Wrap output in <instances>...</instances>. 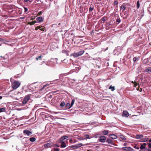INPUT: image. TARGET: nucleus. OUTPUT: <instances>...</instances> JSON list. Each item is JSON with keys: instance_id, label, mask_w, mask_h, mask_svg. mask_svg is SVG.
Masks as SVG:
<instances>
[{"instance_id": "nucleus-1", "label": "nucleus", "mask_w": 151, "mask_h": 151, "mask_svg": "<svg viewBox=\"0 0 151 151\" xmlns=\"http://www.w3.org/2000/svg\"><path fill=\"white\" fill-rule=\"evenodd\" d=\"M68 137L67 136H63L60 138V142L61 143L60 147L61 148L65 147H66L65 142H67Z\"/></svg>"}, {"instance_id": "nucleus-2", "label": "nucleus", "mask_w": 151, "mask_h": 151, "mask_svg": "<svg viewBox=\"0 0 151 151\" xmlns=\"http://www.w3.org/2000/svg\"><path fill=\"white\" fill-rule=\"evenodd\" d=\"M20 85V83L18 81H15L12 84V88L14 90L17 89Z\"/></svg>"}, {"instance_id": "nucleus-3", "label": "nucleus", "mask_w": 151, "mask_h": 151, "mask_svg": "<svg viewBox=\"0 0 151 151\" xmlns=\"http://www.w3.org/2000/svg\"><path fill=\"white\" fill-rule=\"evenodd\" d=\"M30 94H28L26 96L23 100L22 103L23 104H25L27 103L28 101L30 99Z\"/></svg>"}, {"instance_id": "nucleus-4", "label": "nucleus", "mask_w": 151, "mask_h": 151, "mask_svg": "<svg viewBox=\"0 0 151 151\" xmlns=\"http://www.w3.org/2000/svg\"><path fill=\"white\" fill-rule=\"evenodd\" d=\"M83 146L82 143H79L77 144L76 145H72L70 146V148L73 149H77L78 148L80 147Z\"/></svg>"}, {"instance_id": "nucleus-5", "label": "nucleus", "mask_w": 151, "mask_h": 151, "mask_svg": "<svg viewBox=\"0 0 151 151\" xmlns=\"http://www.w3.org/2000/svg\"><path fill=\"white\" fill-rule=\"evenodd\" d=\"M84 52V51H81L76 53H74L73 55L74 57H77L82 55Z\"/></svg>"}, {"instance_id": "nucleus-6", "label": "nucleus", "mask_w": 151, "mask_h": 151, "mask_svg": "<svg viewBox=\"0 0 151 151\" xmlns=\"http://www.w3.org/2000/svg\"><path fill=\"white\" fill-rule=\"evenodd\" d=\"M99 141L104 143L105 142L106 140V137L104 136H101L100 137L99 139Z\"/></svg>"}, {"instance_id": "nucleus-7", "label": "nucleus", "mask_w": 151, "mask_h": 151, "mask_svg": "<svg viewBox=\"0 0 151 151\" xmlns=\"http://www.w3.org/2000/svg\"><path fill=\"white\" fill-rule=\"evenodd\" d=\"M53 146V144L52 142H49L44 145V147L47 148L51 147Z\"/></svg>"}, {"instance_id": "nucleus-8", "label": "nucleus", "mask_w": 151, "mask_h": 151, "mask_svg": "<svg viewBox=\"0 0 151 151\" xmlns=\"http://www.w3.org/2000/svg\"><path fill=\"white\" fill-rule=\"evenodd\" d=\"M106 142L109 144H111L113 145H115V143L113 141L110 139H107L106 140Z\"/></svg>"}, {"instance_id": "nucleus-9", "label": "nucleus", "mask_w": 151, "mask_h": 151, "mask_svg": "<svg viewBox=\"0 0 151 151\" xmlns=\"http://www.w3.org/2000/svg\"><path fill=\"white\" fill-rule=\"evenodd\" d=\"M24 134H26L27 136H29L32 134V132L28 130H24L23 131Z\"/></svg>"}, {"instance_id": "nucleus-10", "label": "nucleus", "mask_w": 151, "mask_h": 151, "mask_svg": "<svg viewBox=\"0 0 151 151\" xmlns=\"http://www.w3.org/2000/svg\"><path fill=\"white\" fill-rule=\"evenodd\" d=\"M109 137L112 139H115L117 138V136L115 134H109Z\"/></svg>"}, {"instance_id": "nucleus-11", "label": "nucleus", "mask_w": 151, "mask_h": 151, "mask_svg": "<svg viewBox=\"0 0 151 151\" xmlns=\"http://www.w3.org/2000/svg\"><path fill=\"white\" fill-rule=\"evenodd\" d=\"M143 137V136L142 135L137 134L136 135L135 138L137 139H142Z\"/></svg>"}, {"instance_id": "nucleus-12", "label": "nucleus", "mask_w": 151, "mask_h": 151, "mask_svg": "<svg viewBox=\"0 0 151 151\" xmlns=\"http://www.w3.org/2000/svg\"><path fill=\"white\" fill-rule=\"evenodd\" d=\"M145 72H146L148 73H151V67H149L146 68L144 71Z\"/></svg>"}, {"instance_id": "nucleus-13", "label": "nucleus", "mask_w": 151, "mask_h": 151, "mask_svg": "<svg viewBox=\"0 0 151 151\" xmlns=\"http://www.w3.org/2000/svg\"><path fill=\"white\" fill-rule=\"evenodd\" d=\"M123 115L126 117H128L129 116L128 112L127 111H124L123 113Z\"/></svg>"}, {"instance_id": "nucleus-14", "label": "nucleus", "mask_w": 151, "mask_h": 151, "mask_svg": "<svg viewBox=\"0 0 151 151\" xmlns=\"http://www.w3.org/2000/svg\"><path fill=\"white\" fill-rule=\"evenodd\" d=\"M36 20L38 22H43V19L42 17H39L36 18Z\"/></svg>"}, {"instance_id": "nucleus-15", "label": "nucleus", "mask_w": 151, "mask_h": 151, "mask_svg": "<svg viewBox=\"0 0 151 151\" xmlns=\"http://www.w3.org/2000/svg\"><path fill=\"white\" fill-rule=\"evenodd\" d=\"M65 108L67 109H69L71 107L70 104L69 103H67L65 105Z\"/></svg>"}, {"instance_id": "nucleus-16", "label": "nucleus", "mask_w": 151, "mask_h": 151, "mask_svg": "<svg viewBox=\"0 0 151 151\" xmlns=\"http://www.w3.org/2000/svg\"><path fill=\"white\" fill-rule=\"evenodd\" d=\"M148 138L146 137L144 138L143 137V138H142V139H141L140 141V142H145L147 141L148 140Z\"/></svg>"}, {"instance_id": "nucleus-17", "label": "nucleus", "mask_w": 151, "mask_h": 151, "mask_svg": "<svg viewBox=\"0 0 151 151\" xmlns=\"http://www.w3.org/2000/svg\"><path fill=\"white\" fill-rule=\"evenodd\" d=\"M37 23V22L36 21H33L31 22H28V24H29L31 25H32L35 24V23Z\"/></svg>"}, {"instance_id": "nucleus-18", "label": "nucleus", "mask_w": 151, "mask_h": 151, "mask_svg": "<svg viewBox=\"0 0 151 151\" xmlns=\"http://www.w3.org/2000/svg\"><path fill=\"white\" fill-rule=\"evenodd\" d=\"M119 136L121 139L123 140H125L126 139L125 137L122 135H119Z\"/></svg>"}, {"instance_id": "nucleus-19", "label": "nucleus", "mask_w": 151, "mask_h": 151, "mask_svg": "<svg viewBox=\"0 0 151 151\" xmlns=\"http://www.w3.org/2000/svg\"><path fill=\"white\" fill-rule=\"evenodd\" d=\"M102 133L104 135H106L108 134L109 132L107 130H104L102 132Z\"/></svg>"}, {"instance_id": "nucleus-20", "label": "nucleus", "mask_w": 151, "mask_h": 151, "mask_svg": "<svg viewBox=\"0 0 151 151\" xmlns=\"http://www.w3.org/2000/svg\"><path fill=\"white\" fill-rule=\"evenodd\" d=\"M43 57L42 55H41L38 56L36 58V59L37 60H41L42 58Z\"/></svg>"}, {"instance_id": "nucleus-21", "label": "nucleus", "mask_w": 151, "mask_h": 151, "mask_svg": "<svg viewBox=\"0 0 151 151\" xmlns=\"http://www.w3.org/2000/svg\"><path fill=\"white\" fill-rule=\"evenodd\" d=\"M145 64H148V61H149V60L148 59H145L143 60Z\"/></svg>"}, {"instance_id": "nucleus-22", "label": "nucleus", "mask_w": 151, "mask_h": 151, "mask_svg": "<svg viewBox=\"0 0 151 151\" xmlns=\"http://www.w3.org/2000/svg\"><path fill=\"white\" fill-rule=\"evenodd\" d=\"M125 6V3H124L123 5L121 6L120 8L123 10H124L126 9V7Z\"/></svg>"}, {"instance_id": "nucleus-23", "label": "nucleus", "mask_w": 151, "mask_h": 151, "mask_svg": "<svg viewBox=\"0 0 151 151\" xmlns=\"http://www.w3.org/2000/svg\"><path fill=\"white\" fill-rule=\"evenodd\" d=\"M109 89H111L112 91H113L114 90H115L114 86H111L109 87Z\"/></svg>"}, {"instance_id": "nucleus-24", "label": "nucleus", "mask_w": 151, "mask_h": 151, "mask_svg": "<svg viewBox=\"0 0 151 151\" xmlns=\"http://www.w3.org/2000/svg\"><path fill=\"white\" fill-rule=\"evenodd\" d=\"M29 140L32 142H34L35 141L36 139L35 137H32L30 138Z\"/></svg>"}, {"instance_id": "nucleus-25", "label": "nucleus", "mask_w": 151, "mask_h": 151, "mask_svg": "<svg viewBox=\"0 0 151 151\" xmlns=\"http://www.w3.org/2000/svg\"><path fill=\"white\" fill-rule=\"evenodd\" d=\"M130 148V147H123L122 148V149L124 150H129Z\"/></svg>"}, {"instance_id": "nucleus-26", "label": "nucleus", "mask_w": 151, "mask_h": 151, "mask_svg": "<svg viewBox=\"0 0 151 151\" xmlns=\"http://www.w3.org/2000/svg\"><path fill=\"white\" fill-rule=\"evenodd\" d=\"M42 26L41 25H40L39 26H37V27H36L35 28V29L36 30H37L38 29H40V28H41L42 27Z\"/></svg>"}, {"instance_id": "nucleus-27", "label": "nucleus", "mask_w": 151, "mask_h": 151, "mask_svg": "<svg viewBox=\"0 0 151 151\" xmlns=\"http://www.w3.org/2000/svg\"><path fill=\"white\" fill-rule=\"evenodd\" d=\"M94 9V6L93 5H91L89 9V10L90 11H92Z\"/></svg>"}, {"instance_id": "nucleus-28", "label": "nucleus", "mask_w": 151, "mask_h": 151, "mask_svg": "<svg viewBox=\"0 0 151 151\" xmlns=\"http://www.w3.org/2000/svg\"><path fill=\"white\" fill-rule=\"evenodd\" d=\"M5 111V109L4 108H0V113L4 112Z\"/></svg>"}, {"instance_id": "nucleus-29", "label": "nucleus", "mask_w": 151, "mask_h": 151, "mask_svg": "<svg viewBox=\"0 0 151 151\" xmlns=\"http://www.w3.org/2000/svg\"><path fill=\"white\" fill-rule=\"evenodd\" d=\"M75 101V100L74 99H73L72 100L71 104H70L71 106V107L73 106V105L74 104Z\"/></svg>"}, {"instance_id": "nucleus-30", "label": "nucleus", "mask_w": 151, "mask_h": 151, "mask_svg": "<svg viewBox=\"0 0 151 151\" xmlns=\"http://www.w3.org/2000/svg\"><path fill=\"white\" fill-rule=\"evenodd\" d=\"M116 22H118V24L120 23L121 22V19L119 18H117L116 20Z\"/></svg>"}, {"instance_id": "nucleus-31", "label": "nucleus", "mask_w": 151, "mask_h": 151, "mask_svg": "<svg viewBox=\"0 0 151 151\" xmlns=\"http://www.w3.org/2000/svg\"><path fill=\"white\" fill-rule=\"evenodd\" d=\"M65 105V103L64 102H62L60 104V106L61 107H63Z\"/></svg>"}, {"instance_id": "nucleus-32", "label": "nucleus", "mask_w": 151, "mask_h": 151, "mask_svg": "<svg viewBox=\"0 0 151 151\" xmlns=\"http://www.w3.org/2000/svg\"><path fill=\"white\" fill-rule=\"evenodd\" d=\"M137 9H138L139 8V6H140V4H139V1H137Z\"/></svg>"}, {"instance_id": "nucleus-33", "label": "nucleus", "mask_w": 151, "mask_h": 151, "mask_svg": "<svg viewBox=\"0 0 151 151\" xmlns=\"http://www.w3.org/2000/svg\"><path fill=\"white\" fill-rule=\"evenodd\" d=\"M145 147L144 146L142 145L141 144V146L140 147V148L141 150H143L144 149H145Z\"/></svg>"}, {"instance_id": "nucleus-34", "label": "nucleus", "mask_w": 151, "mask_h": 151, "mask_svg": "<svg viewBox=\"0 0 151 151\" xmlns=\"http://www.w3.org/2000/svg\"><path fill=\"white\" fill-rule=\"evenodd\" d=\"M122 12L124 13L125 15H126V16L125 17H126V18H127V12L126 11H122Z\"/></svg>"}, {"instance_id": "nucleus-35", "label": "nucleus", "mask_w": 151, "mask_h": 151, "mask_svg": "<svg viewBox=\"0 0 151 151\" xmlns=\"http://www.w3.org/2000/svg\"><path fill=\"white\" fill-rule=\"evenodd\" d=\"M137 58H136V57H134L133 58V61L134 62H136L137 61Z\"/></svg>"}, {"instance_id": "nucleus-36", "label": "nucleus", "mask_w": 151, "mask_h": 151, "mask_svg": "<svg viewBox=\"0 0 151 151\" xmlns=\"http://www.w3.org/2000/svg\"><path fill=\"white\" fill-rule=\"evenodd\" d=\"M134 148H136L137 150L139 149V147L138 146H137V145H135V146H134Z\"/></svg>"}, {"instance_id": "nucleus-37", "label": "nucleus", "mask_w": 151, "mask_h": 151, "mask_svg": "<svg viewBox=\"0 0 151 151\" xmlns=\"http://www.w3.org/2000/svg\"><path fill=\"white\" fill-rule=\"evenodd\" d=\"M46 86V85H44V86H43L42 87H41V90H42L44 89Z\"/></svg>"}, {"instance_id": "nucleus-38", "label": "nucleus", "mask_w": 151, "mask_h": 151, "mask_svg": "<svg viewBox=\"0 0 151 151\" xmlns=\"http://www.w3.org/2000/svg\"><path fill=\"white\" fill-rule=\"evenodd\" d=\"M24 12L25 13L28 11V9L27 8L25 7H24Z\"/></svg>"}, {"instance_id": "nucleus-39", "label": "nucleus", "mask_w": 151, "mask_h": 151, "mask_svg": "<svg viewBox=\"0 0 151 151\" xmlns=\"http://www.w3.org/2000/svg\"><path fill=\"white\" fill-rule=\"evenodd\" d=\"M85 137L86 138L88 139L89 138V135L88 134H86L85 135Z\"/></svg>"}, {"instance_id": "nucleus-40", "label": "nucleus", "mask_w": 151, "mask_h": 151, "mask_svg": "<svg viewBox=\"0 0 151 151\" xmlns=\"http://www.w3.org/2000/svg\"><path fill=\"white\" fill-rule=\"evenodd\" d=\"M114 5H117L118 4V2L117 1H115L114 2Z\"/></svg>"}, {"instance_id": "nucleus-41", "label": "nucleus", "mask_w": 151, "mask_h": 151, "mask_svg": "<svg viewBox=\"0 0 151 151\" xmlns=\"http://www.w3.org/2000/svg\"><path fill=\"white\" fill-rule=\"evenodd\" d=\"M134 86L135 87H136L138 85V84L136 82L134 84Z\"/></svg>"}, {"instance_id": "nucleus-42", "label": "nucleus", "mask_w": 151, "mask_h": 151, "mask_svg": "<svg viewBox=\"0 0 151 151\" xmlns=\"http://www.w3.org/2000/svg\"><path fill=\"white\" fill-rule=\"evenodd\" d=\"M24 1L26 2H28V1L29 2H31L32 1L31 0H24Z\"/></svg>"}, {"instance_id": "nucleus-43", "label": "nucleus", "mask_w": 151, "mask_h": 151, "mask_svg": "<svg viewBox=\"0 0 151 151\" xmlns=\"http://www.w3.org/2000/svg\"><path fill=\"white\" fill-rule=\"evenodd\" d=\"M54 150L55 151H59V149L58 148H54Z\"/></svg>"}, {"instance_id": "nucleus-44", "label": "nucleus", "mask_w": 151, "mask_h": 151, "mask_svg": "<svg viewBox=\"0 0 151 151\" xmlns=\"http://www.w3.org/2000/svg\"><path fill=\"white\" fill-rule=\"evenodd\" d=\"M148 150H149V149H145V150H139V151H148Z\"/></svg>"}, {"instance_id": "nucleus-45", "label": "nucleus", "mask_w": 151, "mask_h": 151, "mask_svg": "<svg viewBox=\"0 0 151 151\" xmlns=\"http://www.w3.org/2000/svg\"><path fill=\"white\" fill-rule=\"evenodd\" d=\"M148 144V147L149 148H151V143H149Z\"/></svg>"}, {"instance_id": "nucleus-46", "label": "nucleus", "mask_w": 151, "mask_h": 151, "mask_svg": "<svg viewBox=\"0 0 151 151\" xmlns=\"http://www.w3.org/2000/svg\"><path fill=\"white\" fill-rule=\"evenodd\" d=\"M40 30L42 31H44L45 30V29L44 28H41L40 29Z\"/></svg>"}, {"instance_id": "nucleus-47", "label": "nucleus", "mask_w": 151, "mask_h": 151, "mask_svg": "<svg viewBox=\"0 0 151 151\" xmlns=\"http://www.w3.org/2000/svg\"><path fill=\"white\" fill-rule=\"evenodd\" d=\"M145 147V146L147 145L145 143H143V144H142Z\"/></svg>"}, {"instance_id": "nucleus-48", "label": "nucleus", "mask_w": 151, "mask_h": 151, "mask_svg": "<svg viewBox=\"0 0 151 151\" xmlns=\"http://www.w3.org/2000/svg\"><path fill=\"white\" fill-rule=\"evenodd\" d=\"M55 146L58 147H59V145H57V144L55 145Z\"/></svg>"}, {"instance_id": "nucleus-49", "label": "nucleus", "mask_w": 151, "mask_h": 151, "mask_svg": "<svg viewBox=\"0 0 151 151\" xmlns=\"http://www.w3.org/2000/svg\"><path fill=\"white\" fill-rule=\"evenodd\" d=\"M42 12L41 11H40V12H39V15H40L42 14Z\"/></svg>"}, {"instance_id": "nucleus-50", "label": "nucleus", "mask_w": 151, "mask_h": 151, "mask_svg": "<svg viewBox=\"0 0 151 151\" xmlns=\"http://www.w3.org/2000/svg\"><path fill=\"white\" fill-rule=\"evenodd\" d=\"M102 21H103L104 22V21H105L106 20H105V19L103 18V19H102Z\"/></svg>"}, {"instance_id": "nucleus-51", "label": "nucleus", "mask_w": 151, "mask_h": 151, "mask_svg": "<svg viewBox=\"0 0 151 151\" xmlns=\"http://www.w3.org/2000/svg\"><path fill=\"white\" fill-rule=\"evenodd\" d=\"M136 82H134L133 81H132L131 83H134V84Z\"/></svg>"}, {"instance_id": "nucleus-52", "label": "nucleus", "mask_w": 151, "mask_h": 151, "mask_svg": "<svg viewBox=\"0 0 151 151\" xmlns=\"http://www.w3.org/2000/svg\"><path fill=\"white\" fill-rule=\"evenodd\" d=\"M2 41V39L1 38H0V42H1Z\"/></svg>"}, {"instance_id": "nucleus-53", "label": "nucleus", "mask_w": 151, "mask_h": 151, "mask_svg": "<svg viewBox=\"0 0 151 151\" xmlns=\"http://www.w3.org/2000/svg\"><path fill=\"white\" fill-rule=\"evenodd\" d=\"M2 96H0V99H2Z\"/></svg>"}, {"instance_id": "nucleus-54", "label": "nucleus", "mask_w": 151, "mask_h": 151, "mask_svg": "<svg viewBox=\"0 0 151 151\" xmlns=\"http://www.w3.org/2000/svg\"><path fill=\"white\" fill-rule=\"evenodd\" d=\"M124 146H126V143H124Z\"/></svg>"}, {"instance_id": "nucleus-55", "label": "nucleus", "mask_w": 151, "mask_h": 151, "mask_svg": "<svg viewBox=\"0 0 151 151\" xmlns=\"http://www.w3.org/2000/svg\"><path fill=\"white\" fill-rule=\"evenodd\" d=\"M34 19V18H31V19H31V20H33Z\"/></svg>"}, {"instance_id": "nucleus-56", "label": "nucleus", "mask_w": 151, "mask_h": 151, "mask_svg": "<svg viewBox=\"0 0 151 151\" xmlns=\"http://www.w3.org/2000/svg\"><path fill=\"white\" fill-rule=\"evenodd\" d=\"M149 142H151V139H150V140H149Z\"/></svg>"}, {"instance_id": "nucleus-57", "label": "nucleus", "mask_w": 151, "mask_h": 151, "mask_svg": "<svg viewBox=\"0 0 151 151\" xmlns=\"http://www.w3.org/2000/svg\"><path fill=\"white\" fill-rule=\"evenodd\" d=\"M148 151H151V150L149 149V150H148Z\"/></svg>"}, {"instance_id": "nucleus-58", "label": "nucleus", "mask_w": 151, "mask_h": 151, "mask_svg": "<svg viewBox=\"0 0 151 151\" xmlns=\"http://www.w3.org/2000/svg\"><path fill=\"white\" fill-rule=\"evenodd\" d=\"M24 18V17H21V19H23Z\"/></svg>"}, {"instance_id": "nucleus-59", "label": "nucleus", "mask_w": 151, "mask_h": 151, "mask_svg": "<svg viewBox=\"0 0 151 151\" xmlns=\"http://www.w3.org/2000/svg\"><path fill=\"white\" fill-rule=\"evenodd\" d=\"M72 41L73 42V39H72Z\"/></svg>"}, {"instance_id": "nucleus-60", "label": "nucleus", "mask_w": 151, "mask_h": 151, "mask_svg": "<svg viewBox=\"0 0 151 151\" xmlns=\"http://www.w3.org/2000/svg\"><path fill=\"white\" fill-rule=\"evenodd\" d=\"M1 58H2V57H2V56H1Z\"/></svg>"}, {"instance_id": "nucleus-61", "label": "nucleus", "mask_w": 151, "mask_h": 151, "mask_svg": "<svg viewBox=\"0 0 151 151\" xmlns=\"http://www.w3.org/2000/svg\"><path fill=\"white\" fill-rule=\"evenodd\" d=\"M87 151H89V150H88Z\"/></svg>"}]
</instances>
